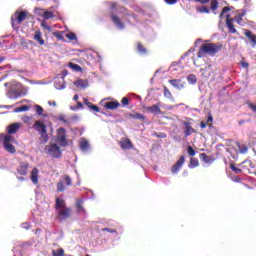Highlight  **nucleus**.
<instances>
[{"mask_svg": "<svg viewBox=\"0 0 256 256\" xmlns=\"http://www.w3.org/2000/svg\"><path fill=\"white\" fill-rule=\"evenodd\" d=\"M14 87H19V84H12L11 88L8 90V97L10 99H18V97H21V91L19 89H15Z\"/></svg>", "mask_w": 256, "mask_h": 256, "instance_id": "11", "label": "nucleus"}, {"mask_svg": "<svg viewBox=\"0 0 256 256\" xmlns=\"http://www.w3.org/2000/svg\"><path fill=\"white\" fill-rule=\"evenodd\" d=\"M168 83H170L172 87H176V89H183V84H181V80L179 79L169 80Z\"/></svg>", "mask_w": 256, "mask_h": 256, "instance_id": "31", "label": "nucleus"}, {"mask_svg": "<svg viewBox=\"0 0 256 256\" xmlns=\"http://www.w3.org/2000/svg\"><path fill=\"white\" fill-rule=\"evenodd\" d=\"M77 107H78V109H82V107H83V103H81V102H77Z\"/></svg>", "mask_w": 256, "mask_h": 256, "instance_id": "64", "label": "nucleus"}, {"mask_svg": "<svg viewBox=\"0 0 256 256\" xmlns=\"http://www.w3.org/2000/svg\"><path fill=\"white\" fill-rule=\"evenodd\" d=\"M237 147H238L240 153H247V151H249V148L245 144H239L238 143Z\"/></svg>", "mask_w": 256, "mask_h": 256, "instance_id": "39", "label": "nucleus"}, {"mask_svg": "<svg viewBox=\"0 0 256 256\" xmlns=\"http://www.w3.org/2000/svg\"><path fill=\"white\" fill-rule=\"evenodd\" d=\"M14 112H15V113H21V112H22L21 106L18 107V108H15V109H14Z\"/></svg>", "mask_w": 256, "mask_h": 256, "instance_id": "63", "label": "nucleus"}, {"mask_svg": "<svg viewBox=\"0 0 256 256\" xmlns=\"http://www.w3.org/2000/svg\"><path fill=\"white\" fill-rule=\"evenodd\" d=\"M187 81L188 83H191V85H195V83H197V76H195L194 74H189L187 77Z\"/></svg>", "mask_w": 256, "mask_h": 256, "instance_id": "36", "label": "nucleus"}, {"mask_svg": "<svg viewBox=\"0 0 256 256\" xmlns=\"http://www.w3.org/2000/svg\"><path fill=\"white\" fill-rule=\"evenodd\" d=\"M154 137H157V139H167V133L165 132H154Z\"/></svg>", "mask_w": 256, "mask_h": 256, "instance_id": "38", "label": "nucleus"}, {"mask_svg": "<svg viewBox=\"0 0 256 256\" xmlns=\"http://www.w3.org/2000/svg\"><path fill=\"white\" fill-rule=\"evenodd\" d=\"M83 203H85V200L77 199L75 203V207L77 209V213H82L83 215H86L87 210H85V207H83Z\"/></svg>", "mask_w": 256, "mask_h": 256, "instance_id": "16", "label": "nucleus"}, {"mask_svg": "<svg viewBox=\"0 0 256 256\" xmlns=\"http://www.w3.org/2000/svg\"><path fill=\"white\" fill-rule=\"evenodd\" d=\"M244 35L250 40L253 47L256 45V35L251 30H245Z\"/></svg>", "mask_w": 256, "mask_h": 256, "instance_id": "26", "label": "nucleus"}, {"mask_svg": "<svg viewBox=\"0 0 256 256\" xmlns=\"http://www.w3.org/2000/svg\"><path fill=\"white\" fill-rule=\"evenodd\" d=\"M27 15V11H16L11 18L12 25H15V22L18 23V25H21V23L27 19Z\"/></svg>", "mask_w": 256, "mask_h": 256, "instance_id": "7", "label": "nucleus"}, {"mask_svg": "<svg viewBox=\"0 0 256 256\" xmlns=\"http://www.w3.org/2000/svg\"><path fill=\"white\" fill-rule=\"evenodd\" d=\"M41 25L44 29H47L48 31H51V26L47 25V23L43 22Z\"/></svg>", "mask_w": 256, "mask_h": 256, "instance_id": "58", "label": "nucleus"}, {"mask_svg": "<svg viewBox=\"0 0 256 256\" xmlns=\"http://www.w3.org/2000/svg\"><path fill=\"white\" fill-rule=\"evenodd\" d=\"M69 67H71V69H74L75 71H81V66H79L78 64H74L73 62L69 63Z\"/></svg>", "mask_w": 256, "mask_h": 256, "instance_id": "45", "label": "nucleus"}, {"mask_svg": "<svg viewBox=\"0 0 256 256\" xmlns=\"http://www.w3.org/2000/svg\"><path fill=\"white\" fill-rule=\"evenodd\" d=\"M52 256H65V250L63 248H59L58 250H53Z\"/></svg>", "mask_w": 256, "mask_h": 256, "instance_id": "34", "label": "nucleus"}, {"mask_svg": "<svg viewBox=\"0 0 256 256\" xmlns=\"http://www.w3.org/2000/svg\"><path fill=\"white\" fill-rule=\"evenodd\" d=\"M30 179L34 185H37L39 183V169H32Z\"/></svg>", "mask_w": 256, "mask_h": 256, "instance_id": "22", "label": "nucleus"}, {"mask_svg": "<svg viewBox=\"0 0 256 256\" xmlns=\"http://www.w3.org/2000/svg\"><path fill=\"white\" fill-rule=\"evenodd\" d=\"M40 135H41L40 137L41 143H47V141H49V135H47V132L41 133Z\"/></svg>", "mask_w": 256, "mask_h": 256, "instance_id": "41", "label": "nucleus"}, {"mask_svg": "<svg viewBox=\"0 0 256 256\" xmlns=\"http://www.w3.org/2000/svg\"><path fill=\"white\" fill-rule=\"evenodd\" d=\"M120 147L124 151H129V150L133 149V142H131L130 139H125L123 141H120Z\"/></svg>", "mask_w": 256, "mask_h": 256, "instance_id": "18", "label": "nucleus"}, {"mask_svg": "<svg viewBox=\"0 0 256 256\" xmlns=\"http://www.w3.org/2000/svg\"><path fill=\"white\" fill-rule=\"evenodd\" d=\"M136 49L140 55H147L149 51L146 49L145 45L141 42L136 43Z\"/></svg>", "mask_w": 256, "mask_h": 256, "instance_id": "28", "label": "nucleus"}, {"mask_svg": "<svg viewBox=\"0 0 256 256\" xmlns=\"http://www.w3.org/2000/svg\"><path fill=\"white\" fill-rule=\"evenodd\" d=\"M84 105H86L88 109H92V111H95V113H99V111H101V109L97 105H94L93 103L89 102L87 99L84 100Z\"/></svg>", "mask_w": 256, "mask_h": 256, "instance_id": "29", "label": "nucleus"}, {"mask_svg": "<svg viewBox=\"0 0 256 256\" xmlns=\"http://www.w3.org/2000/svg\"><path fill=\"white\" fill-rule=\"evenodd\" d=\"M120 106L121 104L119 103V101H110L106 102L104 107L106 109H110L111 111H115V109H119Z\"/></svg>", "mask_w": 256, "mask_h": 256, "instance_id": "24", "label": "nucleus"}, {"mask_svg": "<svg viewBox=\"0 0 256 256\" xmlns=\"http://www.w3.org/2000/svg\"><path fill=\"white\" fill-rule=\"evenodd\" d=\"M110 19L118 29H125V23H123V21L121 20V18H119L117 14H111Z\"/></svg>", "mask_w": 256, "mask_h": 256, "instance_id": "12", "label": "nucleus"}, {"mask_svg": "<svg viewBox=\"0 0 256 256\" xmlns=\"http://www.w3.org/2000/svg\"><path fill=\"white\" fill-rule=\"evenodd\" d=\"M230 19H233V21H236V23L238 25H241V23H243V15H238V16H236L234 18H230Z\"/></svg>", "mask_w": 256, "mask_h": 256, "instance_id": "43", "label": "nucleus"}, {"mask_svg": "<svg viewBox=\"0 0 256 256\" xmlns=\"http://www.w3.org/2000/svg\"><path fill=\"white\" fill-rule=\"evenodd\" d=\"M164 97H166V99H173V94H171V91L167 86H164Z\"/></svg>", "mask_w": 256, "mask_h": 256, "instance_id": "40", "label": "nucleus"}, {"mask_svg": "<svg viewBox=\"0 0 256 256\" xmlns=\"http://www.w3.org/2000/svg\"><path fill=\"white\" fill-rule=\"evenodd\" d=\"M207 122H205V121H201L200 122V127H201V129H207Z\"/></svg>", "mask_w": 256, "mask_h": 256, "instance_id": "57", "label": "nucleus"}, {"mask_svg": "<svg viewBox=\"0 0 256 256\" xmlns=\"http://www.w3.org/2000/svg\"><path fill=\"white\" fill-rule=\"evenodd\" d=\"M240 65H241V67H243V69H249V63H247L245 61H241Z\"/></svg>", "mask_w": 256, "mask_h": 256, "instance_id": "53", "label": "nucleus"}, {"mask_svg": "<svg viewBox=\"0 0 256 256\" xmlns=\"http://www.w3.org/2000/svg\"><path fill=\"white\" fill-rule=\"evenodd\" d=\"M29 169V163H20V165L17 168V172L19 175H27V171Z\"/></svg>", "mask_w": 256, "mask_h": 256, "instance_id": "23", "label": "nucleus"}, {"mask_svg": "<svg viewBox=\"0 0 256 256\" xmlns=\"http://www.w3.org/2000/svg\"><path fill=\"white\" fill-rule=\"evenodd\" d=\"M54 37H56V39H58L59 41H63V34H61V32H55L54 33Z\"/></svg>", "mask_w": 256, "mask_h": 256, "instance_id": "51", "label": "nucleus"}, {"mask_svg": "<svg viewBox=\"0 0 256 256\" xmlns=\"http://www.w3.org/2000/svg\"><path fill=\"white\" fill-rule=\"evenodd\" d=\"M187 153L190 157H195L197 152L191 146H187Z\"/></svg>", "mask_w": 256, "mask_h": 256, "instance_id": "42", "label": "nucleus"}, {"mask_svg": "<svg viewBox=\"0 0 256 256\" xmlns=\"http://www.w3.org/2000/svg\"><path fill=\"white\" fill-rule=\"evenodd\" d=\"M185 164V156H180L179 159L177 160V162L172 165L171 167V172L173 175H177V173H179V170L183 167V165Z\"/></svg>", "mask_w": 256, "mask_h": 256, "instance_id": "10", "label": "nucleus"}, {"mask_svg": "<svg viewBox=\"0 0 256 256\" xmlns=\"http://www.w3.org/2000/svg\"><path fill=\"white\" fill-rule=\"evenodd\" d=\"M121 103H122V107H127V105H129V98L123 97L121 100Z\"/></svg>", "mask_w": 256, "mask_h": 256, "instance_id": "50", "label": "nucleus"}, {"mask_svg": "<svg viewBox=\"0 0 256 256\" xmlns=\"http://www.w3.org/2000/svg\"><path fill=\"white\" fill-rule=\"evenodd\" d=\"M199 158L201 159V161H203L204 163H208V164H211V163H214L215 162V157L213 156H209L205 153H201L199 155Z\"/></svg>", "mask_w": 256, "mask_h": 256, "instance_id": "25", "label": "nucleus"}, {"mask_svg": "<svg viewBox=\"0 0 256 256\" xmlns=\"http://www.w3.org/2000/svg\"><path fill=\"white\" fill-rule=\"evenodd\" d=\"M191 121H193V119L188 118V120H183L181 122L184 127L185 137H191V135H193V133H197V130H195V128H193V124L191 123Z\"/></svg>", "mask_w": 256, "mask_h": 256, "instance_id": "4", "label": "nucleus"}, {"mask_svg": "<svg viewBox=\"0 0 256 256\" xmlns=\"http://www.w3.org/2000/svg\"><path fill=\"white\" fill-rule=\"evenodd\" d=\"M102 231H107V233H117V230L115 229H110V228H104Z\"/></svg>", "mask_w": 256, "mask_h": 256, "instance_id": "56", "label": "nucleus"}, {"mask_svg": "<svg viewBox=\"0 0 256 256\" xmlns=\"http://www.w3.org/2000/svg\"><path fill=\"white\" fill-rule=\"evenodd\" d=\"M44 151L47 155H50V157H54V159H59L63 155L61 152V147H59L57 144L45 146Z\"/></svg>", "mask_w": 256, "mask_h": 256, "instance_id": "2", "label": "nucleus"}, {"mask_svg": "<svg viewBox=\"0 0 256 256\" xmlns=\"http://www.w3.org/2000/svg\"><path fill=\"white\" fill-rule=\"evenodd\" d=\"M20 129H21L20 123H13L7 126L6 131L8 135H15V133H17V131H19Z\"/></svg>", "mask_w": 256, "mask_h": 256, "instance_id": "14", "label": "nucleus"}, {"mask_svg": "<svg viewBox=\"0 0 256 256\" xmlns=\"http://www.w3.org/2000/svg\"><path fill=\"white\" fill-rule=\"evenodd\" d=\"M229 11H231V8L225 6V7L222 9L221 13H220V19H223V15H224L225 13H229Z\"/></svg>", "mask_w": 256, "mask_h": 256, "instance_id": "49", "label": "nucleus"}, {"mask_svg": "<svg viewBox=\"0 0 256 256\" xmlns=\"http://www.w3.org/2000/svg\"><path fill=\"white\" fill-rule=\"evenodd\" d=\"M190 169H195V167H199V159L197 158H190Z\"/></svg>", "mask_w": 256, "mask_h": 256, "instance_id": "33", "label": "nucleus"}, {"mask_svg": "<svg viewBox=\"0 0 256 256\" xmlns=\"http://www.w3.org/2000/svg\"><path fill=\"white\" fill-rule=\"evenodd\" d=\"M226 27L228 28V33H237V29H235V25L233 24V19H231V15L229 14L226 16Z\"/></svg>", "mask_w": 256, "mask_h": 256, "instance_id": "13", "label": "nucleus"}, {"mask_svg": "<svg viewBox=\"0 0 256 256\" xmlns=\"http://www.w3.org/2000/svg\"><path fill=\"white\" fill-rule=\"evenodd\" d=\"M57 141L61 147H67V131L61 127L57 130Z\"/></svg>", "mask_w": 256, "mask_h": 256, "instance_id": "8", "label": "nucleus"}, {"mask_svg": "<svg viewBox=\"0 0 256 256\" xmlns=\"http://www.w3.org/2000/svg\"><path fill=\"white\" fill-rule=\"evenodd\" d=\"M75 85H76V87H82L83 89L88 87L87 81H85V80H78L75 82Z\"/></svg>", "mask_w": 256, "mask_h": 256, "instance_id": "37", "label": "nucleus"}, {"mask_svg": "<svg viewBox=\"0 0 256 256\" xmlns=\"http://www.w3.org/2000/svg\"><path fill=\"white\" fill-rule=\"evenodd\" d=\"M48 105L52 106V107H56L57 103L55 101H49Z\"/></svg>", "mask_w": 256, "mask_h": 256, "instance_id": "62", "label": "nucleus"}, {"mask_svg": "<svg viewBox=\"0 0 256 256\" xmlns=\"http://www.w3.org/2000/svg\"><path fill=\"white\" fill-rule=\"evenodd\" d=\"M58 121H62V122H64V123H69V121L67 120V119H65V116H63V115H60L59 117H58Z\"/></svg>", "mask_w": 256, "mask_h": 256, "instance_id": "54", "label": "nucleus"}, {"mask_svg": "<svg viewBox=\"0 0 256 256\" xmlns=\"http://www.w3.org/2000/svg\"><path fill=\"white\" fill-rule=\"evenodd\" d=\"M34 129H36V131H38V133H47V126L45 125V123L41 122V121H36L34 123Z\"/></svg>", "mask_w": 256, "mask_h": 256, "instance_id": "17", "label": "nucleus"}, {"mask_svg": "<svg viewBox=\"0 0 256 256\" xmlns=\"http://www.w3.org/2000/svg\"><path fill=\"white\" fill-rule=\"evenodd\" d=\"M223 51V44L217 43H204L200 46L197 57L199 59L205 57V55H210L211 57H215L217 53Z\"/></svg>", "mask_w": 256, "mask_h": 256, "instance_id": "1", "label": "nucleus"}, {"mask_svg": "<svg viewBox=\"0 0 256 256\" xmlns=\"http://www.w3.org/2000/svg\"><path fill=\"white\" fill-rule=\"evenodd\" d=\"M22 228L23 229H31V225L29 223H23Z\"/></svg>", "mask_w": 256, "mask_h": 256, "instance_id": "59", "label": "nucleus"}, {"mask_svg": "<svg viewBox=\"0 0 256 256\" xmlns=\"http://www.w3.org/2000/svg\"><path fill=\"white\" fill-rule=\"evenodd\" d=\"M35 110H36V113L37 115H43V107H41L40 105H35Z\"/></svg>", "mask_w": 256, "mask_h": 256, "instance_id": "48", "label": "nucleus"}, {"mask_svg": "<svg viewBox=\"0 0 256 256\" xmlns=\"http://www.w3.org/2000/svg\"><path fill=\"white\" fill-rule=\"evenodd\" d=\"M13 141H15V139L13 138V136L11 135H5L3 137V145H4V149L8 152V153H17V150L15 149V146L12 144Z\"/></svg>", "mask_w": 256, "mask_h": 256, "instance_id": "3", "label": "nucleus"}, {"mask_svg": "<svg viewBox=\"0 0 256 256\" xmlns=\"http://www.w3.org/2000/svg\"><path fill=\"white\" fill-rule=\"evenodd\" d=\"M56 215L60 222L66 221V219H70L71 215H73V209L71 207L62 208L57 211Z\"/></svg>", "mask_w": 256, "mask_h": 256, "instance_id": "5", "label": "nucleus"}, {"mask_svg": "<svg viewBox=\"0 0 256 256\" xmlns=\"http://www.w3.org/2000/svg\"><path fill=\"white\" fill-rule=\"evenodd\" d=\"M251 122V120H240L239 122H238V124L239 125H245V123H250Z\"/></svg>", "mask_w": 256, "mask_h": 256, "instance_id": "60", "label": "nucleus"}, {"mask_svg": "<svg viewBox=\"0 0 256 256\" xmlns=\"http://www.w3.org/2000/svg\"><path fill=\"white\" fill-rule=\"evenodd\" d=\"M165 3H167V5H175V3H177V1L179 0H164Z\"/></svg>", "mask_w": 256, "mask_h": 256, "instance_id": "55", "label": "nucleus"}, {"mask_svg": "<svg viewBox=\"0 0 256 256\" xmlns=\"http://www.w3.org/2000/svg\"><path fill=\"white\" fill-rule=\"evenodd\" d=\"M196 11L200 14H203V13L209 14L211 13V8H209V6L202 5V6H197Z\"/></svg>", "mask_w": 256, "mask_h": 256, "instance_id": "30", "label": "nucleus"}, {"mask_svg": "<svg viewBox=\"0 0 256 256\" xmlns=\"http://www.w3.org/2000/svg\"><path fill=\"white\" fill-rule=\"evenodd\" d=\"M65 184L68 187H71V185H73V180H71V177L69 175H67V174H65L63 176V179L60 180L57 183V191H58V193H63V191H65Z\"/></svg>", "mask_w": 256, "mask_h": 256, "instance_id": "6", "label": "nucleus"}, {"mask_svg": "<svg viewBox=\"0 0 256 256\" xmlns=\"http://www.w3.org/2000/svg\"><path fill=\"white\" fill-rule=\"evenodd\" d=\"M66 39H69L70 41H75V39H77V35H75V33H68L66 34Z\"/></svg>", "mask_w": 256, "mask_h": 256, "instance_id": "46", "label": "nucleus"}, {"mask_svg": "<svg viewBox=\"0 0 256 256\" xmlns=\"http://www.w3.org/2000/svg\"><path fill=\"white\" fill-rule=\"evenodd\" d=\"M196 3H200L201 5H207L210 2V9L214 15H217V9H219V1L218 0H194Z\"/></svg>", "mask_w": 256, "mask_h": 256, "instance_id": "9", "label": "nucleus"}, {"mask_svg": "<svg viewBox=\"0 0 256 256\" xmlns=\"http://www.w3.org/2000/svg\"><path fill=\"white\" fill-rule=\"evenodd\" d=\"M42 17L43 19H53L55 17V14L51 11H44Z\"/></svg>", "mask_w": 256, "mask_h": 256, "instance_id": "35", "label": "nucleus"}, {"mask_svg": "<svg viewBox=\"0 0 256 256\" xmlns=\"http://www.w3.org/2000/svg\"><path fill=\"white\" fill-rule=\"evenodd\" d=\"M22 112L23 111H29V106L28 105H23V106H20Z\"/></svg>", "mask_w": 256, "mask_h": 256, "instance_id": "61", "label": "nucleus"}, {"mask_svg": "<svg viewBox=\"0 0 256 256\" xmlns=\"http://www.w3.org/2000/svg\"><path fill=\"white\" fill-rule=\"evenodd\" d=\"M248 107L253 111V113H256V104L249 102Z\"/></svg>", "mask_w": 256, "mask_h": 256, "instance_id": "52", "label": "nucleus"}, {"mask_svg": "<svg viewBox=\"0 0 256 256\" xmlns=\"http://www.w3.org/2000/svg\"><path fill=\"white\" fill-rule=\"evenodd\" d=\"M80 149L82 151H87V149H89V141H87L86 139H82L80 141Z\"/></svg>", "mask_w": 256, "mask_h": 256, "instance_id": "32", "label": "nucleus"}, {"mask_svg": "<svg viewBox=\"0 0 256 256\" xmlns=\"http://www.w3.org/2000/svg\"><path fill=\"white\" fill-rule=\"evenodd\" d=\"M213 116L211 114L208 115V118L206 120V124L208 125V127H213Z\"/></svg>", "mask_w": 256, "mask_h": 256, "instance_id": "47", "label": "nucleus"}, {"mask_svg": "<svg viewBox=\"0 0 256 256\" xmlns=\"http://www.w3.org/2000/svg\"><path fill=\"white\" fill-rule=\"evenodd\" d=\"M230 169L234 171V173H242L243 170L237 168L234 163L230 164Z\"/></svg>", "mask_w": 256, "mask_h": 256, "instance_id": "44", "label": "nucleus"}, {"mask_svg": "<svg viewBox=\"0 0 256 256\" xmlns=\"http://www.w3.org/2000/svg\"><path fill=\"white\" fill-rule=\"evenodd\" d=\"M128 119H138V121H142V123H145L146 117L145 115L141 114V113H128L127 114Z\"/></svg>", "mask_w": 256, "mask_h": 256, "instance_id": "19", "label": "nucleus"}, {"mask_svg": "<svg viewBox=\"0 0 256 256\" xmlns=\"http://www.w3.org/2000/svg\"><path fill=\"white\" fill-rule=\"evenodd\" d=\"M34 41H36L39 45L43 46L45 45V40L43 39V33H41V30H37L33 37Z\"/></svg>", "mask_w": 256, "mask_h": 256, "instance_id": "20", "label": "nucleus"}, {"mask_svg": "<svg viewBox=\"0 0 256 256\" xmlns=\"http://www.w3.org/2000/svg\"><path fill=\"white\" fill-rule=\"evenodd\" d=\"M65 208H67V204L65 203V200L61 198H56L54 209H56V211H59V209H65Z\"/></svg>", "mask_w": 256, "mask_h": 256, "instance_id": "27", "label": "nucleus"}, {"mask_svg": "<svg viewBox=\"0 0 256 256\" xmlns=\"http://www.w3.org/2000/svg\"><path fill=\"white\" fill-rule=\"evenodd\" d=\"M200 72L202 73V77H204V79H209V77L213 75V66L207 65L205 68L200 69Z\"/></svg>", "mask_w": 256, "mask_h": 256, "instance_id": "15", "label": "nucleus"}, {"mask_svg": "<svg viewBox=\"0 0 256 256\" xmlns=\"http://www.w3.org/2000/svg\"><path fill=\"white\" fill-rule=\"evenodd\" d=\"M146 111L148 113H153L154 115H161V108H159V104L146 107Z\"/></svg>", "mask_w": 256, "mask_h": 256, "instance_id": "21", "label": "nucleus"}]
</instances>
